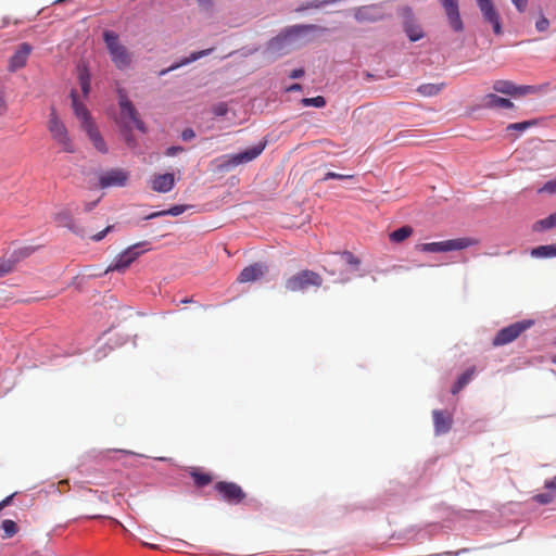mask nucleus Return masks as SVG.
Wrapping results in <instances>:
<instances>
[{"label":"nucleus","mask_w":556,"mask_h":556,"mask_svg":"<svg viewBox=\"0 0 556 556\" xmlns=\"http://www.w3.org/2000/svg\"><path fill=\"white\" fill-rule=\"evenodd\" d=\"M326 27L315 24H300L288 27L282 34L273 38L268 43V50L277 56L288 53L296 46V40L302 36L315 31H327Z\"/></svg>","instance_id":"obj_1"},{"label":"nucleus","mask_w":556,"mask_h":556,"mask_svg":"<svg viewBox=\"0 0 556 556\" xmlns=\"http://www.w3.org/2000/svg\"><path fill=\"white\" fill-rule=\"evenodd\" d=\"M266 146L267 141L263 140L258 142L256 146L251 147L240 153L219 156L215 159L213 163L215 164L217 170L229 172L230 169L241 164H247L254 161L262 154Z\"/></svg>","instance_id":"obj_2"},{"label":"nucleus","mask_w":556,"mask_h":556,"mask_svg":"<svg viewBox=\"0 0 556 556\" xmlns=\"http://www.w3.org/2000/svg\"><path fill=\"white\" fill-rule=\"evenodd\" d=\"M47 128L51 135L53 141L61 147L62 151L66 153L75 152V144L68 134L67 127L61 121L59 115L56 114L55 109L52 106L49 119L47 122Z\"/></svg>","instance_id":"obj_3"},{"label":"nucleus","mask_w":556,"mask_h":556,"mask_svg":"<svg viewBox=\"0 0 556 556\" xmlns=\"http://www.w3.org/2000/svg\"><path fill=\"white\" fill-rule=\"evenodd\" d=\"M103 40L111 60L118 70H126L131 65V53L121 43L118 35L111 30L103 33Z\"/></svg>","instance_id":"obj_4"},{"label":"nucleus","mask_w":556,"mask_h":556,"mask_svg":"<svg viewBox=\"0 0 556 556\" xmlns=\"http://www.w3.org/2000/svg\"><path fill=\"white\" fill-rule=\"evenodd\" d=\"M323 285L321 276L313 270L304 269L301 270L285 281V288L289 292H303L309 287L319 288Z\"/></svg>","instance_id":"obj_5"},{"label":"nucleus","mask_w":556,"mask_h":556,"mask_svg":"<svg viewBox=\"0 0 556 556\" xmlns=\"http://www.w3.org/2000/svg\"><path fill=\"white\" fill-rule=\"evenodd\" d=\"M478 243V240L473 238H457V239H451L440 242H429V243H421L417 245V249L422 252H430V253H440V252H448V251H457V250H464L466 248L476 245Z\"/></svg>","instance_id":"obj_6"},{"label":"nucleus","mask_w":556,"mask_h":556,"mask_svg":"<svg viewBox=\"0 0 556 556\" xmlns=\"http://www.w3.org/2000/svg\"><path fill=\"white\" fill-rule=\"evenodd\" d=\"M532 324L533 321L531 320H522L501 329L493 339V345L501 346L515 341Z\"/></svg>","instance_id":"obj_7"},{"label":"nucleus","mask_w":556,"mask_h":556,"mask_svg":"<svg viewBox=\"0 0 556 556\" xmlns=\"http://www.w3.org/2000/svg\"><path fill=\"white\" fill-rule=\"evenodd\" d=\"M118 104L121 109V116L125 121L126 127L130 126V123L140 131H146L144 123L138 117V112L128 97L119 91Z\"/></svg>","instance_id":"obj_8"},{"label":"nucleus","mask_w":556,"mask_h":556,"mask_svg":"<svg viewBox=\"0 0 556 556\" xmlns=\"http://www.w3.org/2000/svg\"><path fill=\"white\" fill-rule=\"evenodd\" d=\"M214 489L223 501L232 505L240 504L245 498L244 491L235 482L219 481Z\"/></svg>","instance_id":"obj_9"},{"label":"nucleus","mask_w":556,"mask_h":556,"mask_svg":"<svg viewBox=\"0 0 556 556\" xmlns=\"http://www.w3.org/2000/svg\"><path fill=\"white\" fill-rule=\"evenodd\" d=\"M144 244L146 242H138L127 248L116 257L115 262L112 265H110L105 271H124L125 269H127L130 266V264L144 252V250H138L140 247H143Z\"/></svg>","instance_id":"obj_10"},{"label":"nucleus","mask_w":556,"mask_h":556,"mask_svg":"<svg viewBox=\"0 0 556 556\" xmlns=\"http://www.w3.org/2000/svg\"><path fill=\"white\" fill-rule=\"evenodd\" d=\"M483 21L492 25L495 35H502V23L498 11L492 0H476Z\"/></svg>","instance_id":"obj_11"},{"label":"nucleus","mask_w":556,"mask_h":556,"mask_svg":"<svg viewBox=\"0 0 556 556\" xmlns=\"http://www.w3.org/2000/svg\"><path fill=\"white\" fill-rule=\"evenodd\" d=\"M129 179V173L122 168L110 169L99 177V186L102 189L110 187H124Z\"/></svg>","instance_id":"obj_12"},{"label":"nucleus","mask_w":556,"mask_h":556,"mask_svg":"<svg viewBox=\"0 0 556 556\" xmlns=\"http://www.w3.org/2000/svg\"><path fill=\"white\" fill-rule=\"evenodd\" d=\"M441 3L453 30L457 33L463 31L464 23L459 14L458 0H441Z\"/></svg>","instance_id":"obj_13"},{"label":"nucleus","mask_w":556,"mask_h":556,"mask_svg":"<svg viewBox=\"0 0 556 556\" xmlns=\"http://www.w3.org/2000/svg\"><path fill=\"white\" fill-rule=\"evenodd\" d=\"M267 271V266L262 263H254L244 267L240 275L237 278V281L244 282H253L261 279L265 273Z\"/></svg>","instance_id":"obj_14"},{"label":"nucleus","mask_w":556,"mask_h":556,"mask_svg":"<svg viewBox=\"0 0 556 556\" xmlns=\"http://www.w3.org/2000/svg\"><path fill=\"white\" fill-rule=\"evenodd\" d=\"M544 492L535 494L532 500L540 505L556 504V476L545 480Z\"/></svg>","instance_id":"obj_15"},{"label":"nucleus","mask_w":556,"mask_h":556,"mask_svg":"<svg viewBox=\"0 0 556 556\" xmlns=\"http://www.w3.org/2000/svg\"><path fill=\"white\" fill-rule=\"evenodd\" d=\"M71 98H72V106L74 110V114L80 121L81 128L86 129V128H88V126L93 125L94 123L91 119L89 111L81 102H79L75 90H72Z\"/></svg>","instance_id":"obj_16"},{"label":"nucleus","mask_w":556,"mask_h":556,"mask_svg":"<svg viewBox=\"0 0 556 556\" xmlns=\"http://www.w3.org/2000/svg\"><path fill=\"white\" fill-rule=\"evenodd\" d=\"M31 52V47L29 43L24 42L18 46L17 50L10 58L9 61V71L15 72L18 68H22L26 65L27 59Z\"/></svg>","instance_id":"obj_17"},{"label":"nucleus","mask_w":556,"mask_h":556,"mask_svg":"<svg viewBox=\"0 0 556 556\" xmlns=\"http://www.w3.org/2000/svg\"><path fill=\"white\" fill-rule=\"evenodd\" d=\"M175 186V176L172 173L155 175L151 180L152 190L166 193L169 192Z\"/></svg>","instance_id":"obj_18"},{"label":"nucleus","mask_w":556,"mask_h":556,"mask_svg":"<svg viewBox=\"0 0 556 556\" xmlns=\"http://www.w3.org/2000/svg\"><path fill=\"white\" fill-rule=\"evenodd\" d=\"M481 106L485 109H513L514 103L509 99L488 93L481 98Z\"/></svg>","instance_id":"obj_19"},{"label":"nucleus","mask_w":556,"mask_h":556,"mask_svg":"<svg viewBox=\"0 0 556 556\" xmlns=\"http://www.w3.org/2000/svg\"><path fill=\"white\" fill-rule=\"evenodd\" d=\"M433 424L437 433H446L452 427V417L442 410H433Z\"/></svg>","instance_id":"obj_20"},{"label":"nucleus","mask_w":556,"mask_h":556,"mask_svg":"<svg viewBox=\"0 0 556 556\" xmlns=\"http://www.w3.org/2000/svg\"><path fill=\"white\" fill-rule=\"evenodd\" d=\"M54 222L62 227H66L71 229L76 235L81 237L85 236V231L83 229H76L74 225L73 217L68 211H61L54 215Z\"/></svg>","instance_id":"obj_21"},{"label":"nucleus","mask_w":556,"mask_h":556,"mask_svg":"<svg viewBox=\"0 0 556 556\" xmlns=\"http://www.w3.org/2000/svg\"><path fill=\"white\" fill-rule=\"evenodd\" d=\"M89 137L90 141L92 142L93 147L101 153L108 152V147L105 144L104 139L102 138L101 134L99 132L97 126L93 124L91 126H88V128L84 129Z\"/></svg>","instance_id":"obj_22"},{"label":"nucleus","mask_w":556,"mask_h":556,"mask_svg":"<svg viewBox=\"0 0 556 556\" xmlns=\"http://www.w3.org/2000/svg\"><path fill=\"white\" fill-rule=\"evenodd\" d=\"M212 50H213V49H205V50H201V51H198V52H193V53H191V54H190V56L185 58V59H184V60H181L179 63H176V64H174V65L169 66L168 68L162 70V71L159 73V75H160V76H163V75H165V74H167V73H169V72H172V71H174V70H176V68H178V67H180V66H182V65H186V64H189V63H191V62H193V61H197V60H199L200 58H202V56H205V55L210 54V53L212 52Z\"/></svg>","instance_id":"obj_23"},{"label":"nucleus","mask_w":556,"mask_h":556,"mask_svg":"<svg viewBox=\"0 0 556 556\" xmlns=\"http://www.w3.org/2000/svg\"><path fill=\"white\" fill-rule=\"evenodd\" d=\"M356 18L359 21H375L379 18L380 10L378 7L371 5V7H364L361 8L356 13Z\"/></svg>","instance_id":"obj_24"},{"label":"nucleus","mask_w":556,"mask_h":556,"mask_svg":"<svg viewBox=\"0 0 556 556\" xmlns=\"http://www.w3.org/2000/svg\"><path fill=\"white\" fill-rule=\"evenodd\" d=\"M476 372V367L468 368L465 372H463L455 384L452 387L451 392L453 394H457L465 386H467L470 380L472 379L473 375Z\"/></svg>","instance_id":"obj_25"},{"label":"nucleus","mask_w":556,"mask_h":556,"mask_svg":"<svg viewBox=\"0 0 556 556\" xmlns=\"http://www.w3.org/2000/svg\"><path fill=\"white\" fill-rule=\"evenodd\" d=\"M444 83L422 84L417 88V92L422 97H434L439 94L444 89Z\"/></svg>","instance_id":"obj_26"},{"label":"nucleus","mask_w":556,"mask_h":556,"mask_svg":"<svg viewBox=\"0 0 556 556\" xmlns=\"http://www.w3.org/2000/svg\"><path fill=\"white\" fill-rule=\"evenodd\" d=\"M531 256L536 258H548L556 256V244L540 245L531 250Z\"/></svg>","instance_id":"obj_27"},{"label":"nucleus","mask_w":556,"mask_h":556,"mask_svg":"<svg viewBox=\"0 0 556 556\" xmlns=\"http://www.w3.org/2000/svg\"><path fill=\"white\" fill-rule=\"evenodd\" d=\"M414 232V229L412 226H403L394 231H392L390 235H389V239L391 242H394V243H401L403 242L404 240H406L407 238H409Z\"/></svg>","instance_id":"obj_28"},{"label":"nucleus","mask_w":556,"mask_h":556,"mask_svg":"<svg viewBox=\"0 0 556 556\" xmlns=\"http://www.w3.org/2000/svg\"><path fill=\"white\" fill-rule=\"evenodd\" d=\"M494 91L507 96H514V92H516V85L509 80H495L493 84Z\"/></svg>","instance_id":"obj_29"},{"label":"nucleus","mask_w":556,"mask_h":556,"mask_svg":"<svg viewBox=\"0 0 556 556\" xmlns=\"http://www.w3.org/2000/svg\"><path fill=\"white\" fill-rule=\"evenodd\" d=\"M190 476L199 488H203L213 481V477L210 473L200 471L199 469H192Z\"/></svg>","instance_id":"obj_30"},{"label":"nucleus","mask_w":556,"mask_h":556,"mask_svg":"<svg viewBox=\"0 0 556 556\" xmlns=\"http://www.w3.org/2000/svg\"><path fill=\"white\" fill-rule=\"evenodd\" d=\"M188 207H189L188 205H174V206L169 207L168 210L154 212V213L150 214L147 218L151 219V218L165 216V215L178 216V215L182 214L184 212H186V210Z\"/></svg>","instance_id":"obj_31"},{"label":"nucleus","mask_w":556,"mask_h":556,"mask_svg":"<svg viewBox=\"0 0 556 556\" xmlns=\"http://www.w3.org/2000/svg\"><path fill=\"white\" fill-rule=\"evenodd\" d=\"M78 80L84 97H87L90 91V74L86 67L79 68Z\"/></svg>","instance_id":"obj_32"},{"label":"nucleus","mask_w":556,"mask_h":556,"mask_svg":"<svg viewBox=\"0 0 556 556\" xmlns=\"http://www.w3.org/2000/svg\"><path fill=\"white\" fill-rule=\"evenodd\" d=\"M554 227H556V212L551 214L546 218L538 220L533 226V230H547Z\"/></svg>","instance_id":"obj_33"},{"label":"nucleus","mask_w":556,"mask_h":556,"mask_svg":"<svg viewBox=\"0 0 556 556\" xmlns=\"http://www.w3.org/2000/svg\"><path fill=\"white\" fill-rule=\"evenodd\" d=\"M110 453H111V450H101V451L93 450V451L88 452L85 455V458L90 459V460H96V462L106 460V459H110Z\"/></svg>","instance_id":"obj_34"},{"label":"nucleus","mask_w":556,"mask_h":556,"mask_svg":"<svg viewBox=\"0 0 556 556\" xmlns=\"http://www.w3.org/2000/svg\"><path fill=\"white\" fill-rule=\"evenodd\" d=\"M1 528L4 532V538L9 539L16 534L17 532V525L10 519H5L2 521Z\"/></svg>","instance_id":"obj_35"},{"label":"nucleus","mask_w":556,"mask_h":556,"mask_svg":"<svg viewBox=\"0 0 556 556\" xmlns=\"http://www.w3.org/2000/svg\"><path fill=\"white\" fill-rule=\"evenodd\" d=\"M301 103L304 106L324 108L326 105V100L324 97L317 96L314 98H304L301 100Z\"/></svg>","instance_id":"obj_36"},{"label":"nucleus","mask_w":556,"mask_h":556,"mask_svg":"<svg viewBox=\"0 0 556 556\" xmlns=\"http://www.w3.org/2000/svg\"><path fill=\"white\" fill-rule=\"evenodd\" d=\"M539 87L536 86H530V85H523V86H516V92H514L513 97H523L527 94H533L539 91Z\"/></svg>","instance_id":"obj_37"},{"label":"nucleus","mask_w":556,"mask_h":556,"mask_svg":"<svg viewBox=\"0 0 556 556\" xmlns=\"http://www.w3.org/2000/svg\"><path fill=\"white\" fill-rule=\"evenodd\" d=\"M355 176L354 175H343V174H338V173H334V172H328L325 174L324 178L321 179L323 181H326V180H329V179H354Z\"/></svg>","instance_id":"obj_38"},{"label":"nucleus","mask_w":556,"mask_h":556,"mask_svg":"<svg viewBox=\"0 0 556 556\" xmlns=\"http://www.w3.org/2000/svg\"><path fill=\"white\" fill-rule=\"evenodd\" d=\"M534 124H535V122H530V121L521 122V123H514V124H509L507 126V129L508 130L516 129V130H519V131H523V130L528 129L530 126H532Z\"/></svg>","instance_id":"obj_39"},{"label":"nucleus","mask_w":556,"mask_h":556,"mask_svg":"<svg viewBox=\"0 0 556 556\" xmlns=\"http://www.w3.org/2000/svg\"><path fill=\"white\" fill-rule=\"evenodd\" d=\"M14 267V263L10 260H5V261H1L0 262V278L3 277L4 275L9 274L10 271H12Z\"/></svg>","instance_id":"obj_40"},{"label":"nucleus","mask_w":556,"mask_h":556,"mask_svg":"<svg viewBox=\"0 0 556 556\" xmlns=\"http://www.w3.org/2000/svg\"><path fill=\"white\" fill-rule=\"evenodd\" d=\"M539 192L556 193V178L545 182L544 186L539 189Z\"/></svg>","instance_id":"obj_41"},{"label":"nucleus","mask_w":556,"mask_h":556,"mask_svg":"<svg viewBox=\"0 0 556 556\" xmlns=\"http://www.w3.org/2000/svg\"><path fill=\"white\" fill-rule=\"evenodd\" d=\"M406 33H407V36L408 38L410 39V41H417L419 40L420 38H422L424 34L421 33V30L417 29V28H414V27H408L406 29Z\"/></svg>","instance_id":"obj_42"},{"label":"nucleus","mask_w":556,"mask_h":556,"mask_svg":"<svg viewBox=\"0 0 556 556\" xmlns=\"http://www.w3.org/2000/svg\"><path fill=\"white\" fill-rule=\"evenodd\" d=\"M113 227L114 226H108L102 231L91 236L90 239L93 241H101L110 231H112Z\"/></svg>","instance_id":"obj_43"},{"label":"nucleus","mask_w":556,"mask_h":556,"mask_svg":"<svg viewBox=\"0 0 556 556\" xmlns=\"http://www.w3.org/2000/svg\"><path fill=\"white\" fill-rule=\"evenodd\" d=\"M549 26V22L546 17L542 16L536 23H535V28L539 30V31H545L547 30Z\"/></svg>","instance_id":"obj_44"},{"label":"nucleus","mask_w":556,"mask_h":556,"mask_svg":"<svg viewBox=\"0 0 556 556\" xmlns=\"http://www.w3.org/2000/svg\"><path fill=\"white\" fill-rule=\"evenodd\" d=\"M343 257L345 258V261L351 264V265H359V260L357 257H355L353 255V253L349 252V251H345L343 252Z\"/></svg>","instance_id":"obj_45"},{"label":"nucleus","mask_w":556,"mask_h":556,"mask_svg":"<svg viewBox=\"0 0 556 556\" xmlns=\"http://www.w3.org/2000/svg\"><path fill=\"white\" fill-rule=\"evenodd\" d=\"M195 137V132L192 128H186L181 132V139L184 141H190Z\"/></svg>","instance_id":"obj_46"},{"label":"nucleus","mask_w":556,"mask_h":556,"mask_svg":"<svg viewBox=\"0 0 556 556\" xmlns=\"http://www.w3.org/2000/svg\"><path fill=\"white\" fill-rule=\"evenodd\" d=\"M182 151H184L182 147L174 146V147L167 148L166 151H165V154L167 156H175L176 154H178V153H180Z\"/></svg>","instance_id":"obj_47"},{"label":"nucleus","mask_w":556,"mask_h":556,"mask_svg":"<svg viewBox=\"0 0 556 556\" xmlns=\"http://www.w3.org/2000/svg\"><path fill=\"white\" fill-rule=\"evenodd\" d=\"M511 2L519 12H523L528 4V0H511Z\"/></svg>","instance_id":"obj_48"},{"label":"nucleus","mask_w":556,"mask_h":556,"mask_svg":"<svg viewBox=\"0 0 556 556\" xmlns=\"http://www.w3.org/2000/svg\"><path fill=\"white\" fill-rule=\"evenodd\" d=\"M16 493H13L9 496H7L5 498H3L1 502H0V509H3L4 507L9 506L11 503H12V500L13 497L15 496Z\"/></svg>","instance_id":"obj_49"},{"label":"nucleus","mask_w":556,"mask_h":556,"mask_svg":"<svg viewBox=\"0 0 556 556\" xmlns=\"http://www.w3.org/2000/svg\"><path fill=\"white\" fill-rule=\"evenodd\" d=\"M303 75H304L303 68H295L290 73L289 77L292 79H296V78L302 77Z\"/></svg>","instance_id":"obj_50"},{"label":"nucleus","mask_w":556,"mask_h":556,"mask_svg":"<svg viewBox=\"0 0 556 556\" xmlns=\"http://www.w3.org/2000/svg\"><path fill=\"white\" fill-rule=\"evenodd\" d=\"M7 111V104L4 100L3 91L0 90V115L4 114Z\"/></svg>","instance_id":"obj_51"},{"label":"nucleus","mask_w":556,"mask_h":556,"mask_svg":"<svg viewBox=\"0 0 556 556\" xmlns=\"http://www.w3.org/2000/svg\"><path fill=\"white\" fill-rule=\"evenodd\" d=\"M99 201H100V199H98V200H96V201H93V202H87V203H85V212H90V211H92V210L96 207V205L98 204V202H99Z\"/></svg>","instance_id":"obj_52"},{"label":"nucleus","mask_w":556,"mask_h":556,"mask_svg":"<svg viewBox=\"0 0 556 556\" xmlns=\"http://www.w3.org/2000/svg\"><path fill=\"white\" fill-rule=\"evenodd\" d=\"M126 142L129 147H135L136 142L131 136V134L126 135Z\"/></svg>","instance_id":"obj_53"},{"label":"nucleus","mask_w":556,"mask_h":556,"mask_svg":"<svg viewBox=\"0 0 556 556\" xmlns=\"http://www.w3.org/2000/svg\"><path fill=\"white\" fill-rule=\"evenodd\" d=\"M302 89V86L300 84H293L292 86L289 87V91H299Z\"/></svg>","instance_id":"obj_54"},{"label":"nucleus","mask_w":556,"mask_h":556,"mask_svg":"<svg viewBox=\"0 0 556 556\" xmlns=\"http://www.w3.org/2000/svg\"><path fill=\"white\" fill-rule=\"evenodd\" d=\"M227 109L223 105H219L217 109H216V114L217 115H224L226 113Z\"/></svg>","instance_id":"obj_55"},{"label":"nucleus","mask_w":556,"mask_h":556,"mask_svg":"<svg viewBox=\"0 0 556 556\" xmlns=\"http://www.w3.org/2000/svg\"><path fill=\"white\" fill-rule=\"evenodd\" d=\"M115 452L124 453V454H131V452L126 450H114Z\"/></svg>","instance_id":"obj_56"},{"label":"nucleus","mask_w":556,"mask_h":556,"mask_svg":"<svg viewBox=\"0 0 556 556\" xmlns=\"http://www.w3.org/2000/svg\"><path fill=\"white\" fill-rule=\"evenodd\" d=\"M552 362L556 364V354L552 357Z\"/></svg>","instance_id":"obj_57"},{"label":"nucleus","mask_w":556,"mask_h":556,"mask_svg":"<svg viewBox=\"0 0 556 556\" xmlns=\"http://www.w3.org/2000/svg\"><path fill=\"white\" fill-rule=\"evenodd\" d=\"M190 301L185 299V300H181V303H189Z\"/></svg>","instance_id":"obj_58"}]
</instances>
